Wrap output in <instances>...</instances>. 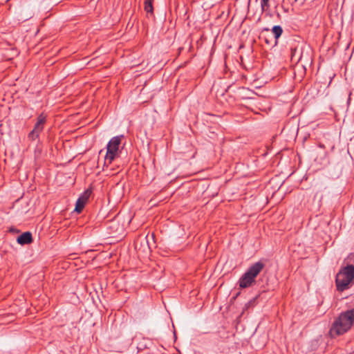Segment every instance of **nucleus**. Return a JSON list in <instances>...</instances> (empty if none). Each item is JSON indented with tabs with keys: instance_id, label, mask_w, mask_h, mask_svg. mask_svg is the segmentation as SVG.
<instances>
[{
	"instance_id": "1",
	"label": "nucleus",
	"mask_w": 354,
	"mask_h": 354,
	"mask_svg": "<svg viewBox=\"0 0 354 354\" xmlns=\"http://www.w3.org/2000/svg\"><path fill=\"white\" fill-rule=\"evenodd\" d=\"M354 324V308L342 312L334 320L330 328L331 337L344 335L351 330Z\"/></svg>"
},
{
	"instance_id": "2",
	"label": "nucleus",
	"mask_w": 354,
	"mask_h": 354,
	"mask_svg": "<svg viewBox=\"0 0 354 354\" xmlns=\"http://www.w3.org/2000/svg\"><path fill=\"white\" fill-rule=\"evenodd\" d=\"M354 280V266L347 265L340 269L336 275L337 290L343 292L349 288L350 283Z\"/></svg>"
},
{
	"instance_id": "3",
	"label": "nucleus",
	"mask_w": 354,
	"mask_h": 354,
	"mask_svg": "<svg viewBox=\"0 0 354 354\" xmlns=\"http://www.w3.org/2000/svg\"><path fill=\"white\" fill-rule=\"evenodd\" d=\"M264 267L265 264L261 261L250 266L248 270L239 279V287L241 288H246L255 283L256 277L262 271Z\"/></svg>"
},
{
	"instance_id": "4",
	"label": "nucleus",
	"mask_w": 354,
	"mask_h": 354,
	"mask_svg": "<svg viewBox=\"0 0 354 354\" xmlns=\"http://www.w3.org/2000/svg\"><path fill=\"white\" fill-rule=\"evenodd\" d=\"M124 136H118L112 138L107 144L106 153L104 157V165L109 166L113 160L119 156L120 153L119 147L121 144L122 138Z\"/></svg>"
},
{
	"instance_id": "5",
	"label": "nucleus",
	"mask_w": 354,
	"mask_h": 354,
	"mask_svg": "<svg viewBox=\"0 0 354 354\" xmlns=\"http://www.w3.org/2000/svg\"><path fill=\"white\" fill-rule=\"evenodd\" d=\"M46 122V115L41 113L37 118L33 129L28 135L29 140L34 141L39 137V134L43 131Z\"/></svg>"
},
{
	"instance_id": "6",
	"label": "nucleus",
	"mask_w": 354,
	"mask_h": 354,
	"mask_svg": "<svg viewBox=\"0 0 354 354\" xmlns=\"http://www.w3.org/2000/svg\"><path fill=\"white\" fill-rule=\"evenodd\" d=\"M92 191L91 189H86L81 196L78 198L76 204L75 211L77 213L82 212L86 203H87Z\"/></svg>"
},
{
	"instance_id": "7",
	"label": "nucleus",
	"mask_w": 354,
	"mask_h": 354,
	"mask_svg": "<svg viewBox=\"0 0 354 354\" xmlns=\"http://www.w3.org/2000/svg\"><path fill=\"white\" fill-rule=\"evenodd\" d=\"M303 57V44H297L290 48V59L292 63L298 64Z\"/></svg>"
},
{
	"instance_id": "8",
	"label": "nucleus",
	"mask_w": 354,
	"mask_h": 354,
	"mask_svg": "<svg viewBox=\"0 0 354 354\" xmlns=\"http://www.w3.org/2000/svg\"><path fill=\"white\" fill-rule=\"evenodd\" d=\"M17 241L21 245L31 243L32 242V236L31 232H26L22 233L17 237Z\"/></svg>"
},
{
	"instance_id": "9",
	"label": "nucleus",
	"mask_w": 354,
	"mask_h": 354,
	"mask_svg": "<svg viewBox=\"0 0 354 354\" xmlns=\"http://www.w3.org/2000/svg\"><path fill=\"white\" fill-rule=\"evenodd\" d=\"M271 31L274 37V46H277L278 44V39L283 33V28L281 26H274L271 29Z\"/></svg>"
},
{
	"instance_id": "10",
	"label": "nucleus",
	"mask_w": 354,
	"mask_h": 354,
	"mask_svg": "<svg viewBox=\"0 0 354 354\" xmlns=\"http://www.w3.org/2000/svg\"><path fill=\"white\" fill-rule=\"evenodd\" d=\"M153 1L154 0H145L144 10L147 12V16H153Z\"/></svg>"
},
{
	"instance_id": "11",
	"label": "nucleus",
	"mask_w": 354,
	"mask_h": 354,
	"mask_svg": "<svg viewBox=\"0 0 354 354\" xmlns=\"http://www.w3.org/2000/svg\"><path fill=\"white\" fill-rule=\"evenodd\" d=\"M270 0H261V8L262 12L270 11Z\"/></svg>"
},
{
	"instance_id": "12",
	"label": "nucleus",
	"mask_w": 354,
	"mask_h": 354,
	"mask_svg": "<svg viewBox=\"0 0 354 354\" xmlns=\"http://www.w3.org/2000/svg\"><path fill=\"white\" fill-rule=\"evenodd\" d=\"M255 301V299H254L253 300H250L247 304H246V306L247 307H249L254 301Z\"/></svg>"
},
{
	"instance_id": "13",
	"label": "nucleus",
	"mask_w": 354,
	"mask_h": 354,
	"mask_svg": "<svg viewBox=\"0 0 354 354\" xmlns=\"http://www.w3.org/2000/svg\"><path fill=\"white\" fill-rule=\"evenodd\" d=\"M264 41L266 43H267L268 44H270V41H268V39L267 38H265L264 39Z\"/></svg>"
},
{
	"instance_id": "14",
	"label": "nucleus",
	"mask_w": 354,
	"mask_h": 354,
	"mask_svg": "<svg viewBox=\"0 0 354 354\" xmlns=\"http://www.w3.org/2000/svg\"><path fill=\"white\" fill-rule=\"evenodd\" d=\"M263 31H270V29L268 28H264Z\"/></svg>"
},
{
	"instance_id": "15",
	"label": "nucleus",
	"mask_w": 354,
	"mask_h": 354,
	"mask_svg": "<svg viewBox=\"0 0 354 354\" xmlns=\"http://www.w3.org/2000/svg\"><path fill=\"white\" fill-rule=\"evenodd\" d=\"M135 248H136V250H138V243H136V245H135Z\"/></svg>"
}]
</instances>
